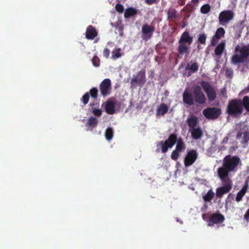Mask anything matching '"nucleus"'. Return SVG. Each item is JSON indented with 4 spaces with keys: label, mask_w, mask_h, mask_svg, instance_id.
<instances>
[{
    "label": "nucleus",
    "mask_w": 249,
    "mask_h": 249,
    "mask_svg": "<svg viewBox=\"0 0 249 249\" xmlns=\"http://www.w3.org/2000/svg\"><path fill=\"white\" fill-rule=\"evenodd\" d=\"M115 9L118 12L122 13L124 12V8L122 4L117 3L115 6Z\"/></svg>",
    "instance_id": "40"
},
{
    "label": "nucleus",
    "mask_w": 249,
    "mask_h": 249,
    "mask_svg": "<svg viewBox=\"0 0 249 249\" xmlns=\"http://www.w3.org/2000/svg\"><path fill=\"white\" fill-rule=\"evenodd\" d=\"M86 37L89 40H92L98 35V32L92 25H89L86 29Z\"/></svg>",
    "instance_id": "15"
},
{
    "label": "nucleus",
    "mask_w": 249,
    "mask_h": 249,
    "mask_svg": "<svg viewBox=\"0 0 249 249\" xmlns=\"http://www.w3.org/2000/svg\"><path fill=\"white\" fill-rule=\"evenodd\" d=\"M214 193L212 189H210L207 193L203 196V199L205 202H210L214 197Z\"/></svg>",
    "instance_id": "26"
},
{
    "label": "nucleus",
    "mask_w": 249,
    "mask_h": 249,
    "mask_svg": "<svg viewBox=\"0 0 249 249\" xmlns=\"http://www.w3.org/2000/svg\"><path fill=\"white\" fill-rule=\"evenodd\" d=\"M207 36L205 34H201L198 35L197 42L199 43L205 45L206 42Z\"/></svg>",
    "instance_id": "32"
},
{
    "label": "nucleus",
    "mask_w": 249,
    "mask_h": 249,
    "mask_svg": "<svg viewBox=\"0 0 249 249\" xmlns=\"http://www.w3.org/2000/svg\"><path fill=\"white\" fill-rule=\"evenodd\" d=\"M219 39H220V38H217L215 37V36L214 35L212 39H211V45L213 46H215L218 42V40Z\"/></svg>",
    "instance_id": "42"
},
{
    "label": "nucleus",
    "mask_w": 249,
    "mask_h": 249,
    "mask_svg": "<svg viewBox=\"0 0 249 249\" xmlns=\"http://www.w3.org/2000/svg\"><path fill=\"white\" fill-rule=\"evenodd\" d=\"M244 107L247 112H249V97L248 96H245L242 100L237 99L230 100L226 112L232 117L238 118L243 113Z\"/></svg>",
    "instance_id": "2"
},
{
    "label": "nucleus",
    "mask_w": 249,
    "mask_h": 249,
    "mask_svg": "<svg viewBox=\"0 0 249 249\" xmlns=\"http://www.w3.org/2000/svg\"><path fill=\"white\" fill-rule=\"evenodd\" d=\"M249 131H245L243 132V138L241 143L243 145V147H246L249 144Z\"/></svg>",
    "instance_id": "23"
},
{
    "label": "nucleus",
    "mask_w": 249,
    "mask_h": 249,
    "mask_svg": "<svg viewBox=\"0 0 249 249\" xmlns=\"http://www.w3.org/2000/svg\"><path fill=\"white\" fill-rule=\"evenodd\" d=\"M223 186L218 187L216 190V196L217 197L221 198L224 194L229 193L232 188V181L230 178L220 179Z\"/></svg>",
    "instance_id": "7"
},
{
    "label": "nucleus",
    "mask_w": 249,
    "mask_h": 249,
    "mask_svg": "<svg viewBox=\"0 0 249 249\" xmlns=\"http://www.w3.org/2000/svg\"><path fill=\"white\" fill-rule=\"evenodd\" d=\"M244 218L247 221H249V209L246 212Z\"/></svg>",
    "instance_id": "46"
},
{
    "label": "nucleus",
    "mask_w": 249,
    "mask_h": 249,
    "mask_svg": "<svg viewBox=\"0 0 249 249\" xmlns=\"http://www.w3.org/2000/svg\"><path fill=\"white\" fill-rule=\"evenodd\" d=\"M193 40V37L190 35L188 31L183 32L178 42V53L181 55L189 53V50L187 45H190L192 43Z\"/></svg>",
    "instance_id": "5"
},
{
    "label": "nucleus",
    "mask_w": 249,
    "mask_h": 249,
    "mask_svg": "<svg viewBox=\"0 0 249 249\" xmlns=\"http://www.w3.org/2000/svg\"><path fill=\"white\" fill-rule=\"evenodd\" d=\"M123 29H124V28L122 25H120V26H118L116 27V29L121 32V33L120 34V35L121 36H123V32L122 31L123 30Z\"/></svg>",
    "instance_id": "47"
},
{
    "label": "nucleus",
    "mask_w": 249,
    "mask_h": 249,
    "mask_svg": "<svg viewBox=\"0 0 249 249\" xmlns=\"http://www.w3.org/2000/svg\"><path fill=\"white\" fill-rule=\"evenodd\" d=\"M197 47L198 50L201 49L202 48V47H201V46L200 45H199V44L197 45Z\"/></svg>",
    "instance_id": "52"
},
{
    "label": "nucleus",
    "mask_w": 249,
    "mask_h": 249,
    "mask_svg": "<svg viewBox=\"0 0 249 249\" xmlns=\"http://www.w3.org/2000/svg\"><path fill=\"white\" fill-rule=\"evenodd\" d=\"M168 110V108L167 105L164 104H162L157 109V115H163L167 112Z\"/></svg>",
    "instance_id": "24"
},
{
    "label": "nucleus",
    "mask_w": 249,
    "mask_h": 249,
    "mask_svg": "<svg viewBox=\"0 0 249 249\" xmlns=\"http://www.w3.org/2000/svg\"><path fill=\"white\" fill-rule=\"evenodd\" d=\"M168 20L175 19L178 17L177 11L174 8H169L167 12Z\"/></svg>",
    "instance_id": "22"
},
{
    "label": "nucleus",
    "mask_w": 249,
    "mask_h": 249,
    "mask_svg": "<svg viewBox=\"0 0 249 249\" xmlns=\"http://www.w3.org/2000/svg\"><path fill=\"white\" fill-rule=\"evenodd\" d=\"M89 93L86 92L82 97L81 101H82L84 105H87L89 101Z\"/></svg>",
    "instance_id": "38"
},
{
    "label": "nucleus",
    "mask_w": 249,
    "mask_h": 249,
    "mask_svg": "<svg viewBox=\"0 0 249 249\" xmlns=\"http://www.w3.org/2000/svg\"><path fill=\"white\" fill-rule=\"evenodd\" d=\"M140 83V79L138 77H133L131 80V86L133 88H135Z\"/></svg>",
    "instance_id": "34"
},
{
    "label": "nucleus",
    "mask_w": 249,
    "mask_h": 249,
    "mask_svg": "<svg viewBox=\"0 0 249 249\" xmlns=\"http://www.w3.org/2000/svg\"><path fill=\"white\" fill-rule=\"evenodd\" d=\"M186 70H190L192 72H196L198 70V65L197 62L193 63L191 65L187 64L185 68Z\"/></svg>",
    "instance_id": "28"
},
{
    "label": "nucleus",
    "mask_w": 249,
    "mask_h": 249,
    "mask_svg": "<svg viewBox=\"0 0 249 249\" xmlns=\"http://www.w3.org/2000/svg\"><path fill=\"white\" fill-rule=\"evenodd\" d=\"M189 131L191 133V136L193 140L199 139L203 135L202 130L200 126L189 129Z\"/></svg>",
    "instance_id": "16"
},
{
    "label": "nucleus",
    "mask_w": 249,
    "mask_h": 249,
    "mask_svg": "<svg viewBox=\"0 0 249 249\" xmlns=\"http://www.w3.org/2000/svg\"><path fill=\"white\" fill-rule=\"evenodd\" d=\"M221 114V110L218 107H207L203 110V115L209 120L217 119Z\"/></svg>",
    "instance_id": "10"
},
{
    "label": "nucleus",
    "mask_w": 249,
    "mask_h": 249,
    "mask_svg": "<svg viewBox=\"0 0 249 249\" xmlns=\"http://www.w3.org/2000/svg\"><path fill=\"white\" fill-rule=\"evenodd\" d=\"M92 63L95 67H98L100 66V60L97 55H94L92 59Z\"/></svg>",
    "instance_id": "37"
},
{
    "label": "nucleus",
    "mask_w": 249,
    "mask_h": 249,
    "mask_svg": "<svg viewBox=\"0 0 249 249\" xmlns=\"http://www.w3.org/2000/svg\"><path fill=\"white\" fill-rule=\"evenodd\" d=\"M198 157L196 150L192 149L188 151L185 157L184 163L185 167H189L193 164Z\"/></svg>",
    "instance_id": "14"
},
{
    "label": "nucleus",
    "mask_w": 249,
    "mask_h": 249,
    "mask_svg": "<svg viewBox=\"0 0 249 249\" xmlns=\"http://www.w3.org/2000/svg\"><path fill=\"white\" fill-rule=\"evenodd\" d=\"M220 94L221 95H222L223 97L227 98V93H226V89L225 88H223L220 90Z\"/></svg>",
    "instance_id": "44"
},
{
    "label": "nucleus",
    "mask_w": 249,
    "mask_h": 249,
    "mask_svg": "<svg viewBox=\"0 0 249 249\" xmlns=\"http://www.w3.org/2000/svg\"><path fill=\"white\" fill-rule=\"evenodd\" d=\"M155 30V27L154 25L144 24L142 29V39L145 41L150 39Z\"/></svg>",
    "instance_id": "11"
},
{
    "label": "nucleus",
    "mask_w": 249,
    "mask_h": 249,
    "mask_svg": "<svg viewBox=\"0 0 249 249\" xmlns=\"http://www.w3.org/2000/svg\"><path fill=\"white\" fill-rule=\"evenodd\" d=\"M200 85L204 91L206 93L208 100L210 102H213L216 98V91L209 82L205 81H202L200 82Z\"/></svg>",
    "instance_id": "8"
},
{
    "label": "nucleus",
    "mask_w": 249,
    "mask_h": 249,
    "mask_svg": "<svg viewBox=\"0 0 249 249\" xmlns=\"http://www.w3.org/2000/svg\"><path fill=\"white\" fill-rule=\"evenodd\" d=\"M199 0H192V2L193 4H196L198 2Z\"/></svg>",
    "instance_id": "51"
},
{
    "label": "nucleus",
    "mask_w": 249,
    "mask_h": 249,
    "mask_svg": "<svg viewBox=\"0 0 249 249\" xmlns=\"http://www.w3.org/2000/svg\"><path fill=\"white\" fill-rule=\"evenodd\" d=\"M98 120L94 117H90L87 120V126L92 127V128H95L97 126Z\"/></svg>",
    "instance_id": "25"
},
{
    "label": "nucleus",
    "mask_w": 249,
    "mask_h": 249,
    "mask_svg": "<svg viewBox=\"0 0 249 249\" xmlns=\"http://www.w3.org/2000/svg\"><path fill=\"white\" fill-rule=\"evenodd\" d=\"M115 105L114 101L108 100L105 104V110L108 114H113L115 113Z\"/></svg>",
    "instance_id": "18"
},
{
    "label": "nucleus",
    "mask_w": 249,
    "mask_h": 249,
    "mask_svg": "<svg viewBox=\"0 0 249 249\" xmlns=\"http://www.w3.org/2000/svg\"><path fill=\"white\" fill-rule=\"evenodd\" d=\"M112 58L113 59H116L120 58L122 54L121 53V49L118 48L115 51L112 52Z\"/></svg>",
    "instance_id": "35"
},
{
    "label": "nucleus",
    "mask_w": 249,
    "mask_h": 249,
    "mask_svg": "<svg viewBox=\"0 0 249 249\" xmlns=\"http://www.w3.org/2000/svg\"><path fill=\"white\" fill-rule=\"evenodd\" d=\"M225 75L229 78H232L233 75V71L231 69H227L225 71Z\"/></svg>",
    "instance_id": "41"
},
{
    "label": "nucleus",
    "mask_w": 249,
    "mask_h": 249,
    "mask_svg": "<svg viewBox=\"0 0 249 249\" xmlns=\"http://www.w3.org/2000/svg\"><path fill=\"white\" fill-rule=\"evenodd\" d=\"M177 145L176 150L179 152H183L186 149V145L181 138H178L177 136Z\"/></svg>",
    "instance_id": "20"
},
{
    "label": "nucleus",
    "mask_w": 249,
    "mask_h": 249,
    "mask_svg": "<svg viewBox=\"0 0 249 249\" xmlns=\"http://www.w3.org/2000/svg\"><path fill=\"white\" fill-rule=\"evenodd\" d=\"M240 162V159L237 156H226L223 159L222 167L217 170V175L220 179L229 178V174L235 171Z\"/></svg>",
    "instance_id": "1"
},
{
    "label": "nucleus",
    "mask_w": 249,
    "mask_h": 249,
    "mask_svg": "<svg viewBox=\"0 0 249 249\" xmlns=\"http://www.w3.org/2000/svg\"><path fill=\"white\" fill-rule=\"evenodd\" d=\"M242 135H243V133L240 132H238V133L237 134V135H236L237 139H239L240 138H241L242 136Z\"/></svg>",
    "instance_id": "50"
},
{
    "label": "nucleus",
    "mask_w": 249,
    "mask_h": 249,
    "mask_svg": "<svg viewBox=\"0 0 249 249\" xmlns=\"http://www.w3.org/2000/svg\"><path fill=\"white\" fill-rule=\"evenodd\" d=\"M225 34V31L223 28L220 27L218 28L214 34L215 37L217 38H221Z\"/></svg>",
    "instance_id": "30"
},
{
    "label": "nucleus",
    "mask_w": 249,
    "mask_h": 249,
    "mask_svg": "<svg viewBox=\"0 0 249 249\" xmlns=\"http://www.w3.org/2000/svg\"><path fill=\"white\" fill-rule=\"evenodd\" d=\"M225 219L224 216L220 212L213 213L207 221L208 225L209 226H213L214 224H220L224 221Z\"/></svg>",
    "instance_id": "12"
},
{
    "label": "nucleus",
    "mask_w": 249,
    "mask_h": 249,
    "mask_svg": "<svg viewBox=\"0 0 249 249\" xmlns=\"http://www.w3.org/2000/svg\"><path fill=\"white\" fill-rule=\"evenodd\" d=\"M179 152L177 151L176 149L174 150L171 155V158L175 161H176L179 157Z\"/></svg>",
    "instance_id": "36"
},
{
    "label": "nucleus",
    "mask_w": 249,
    "mask_h": 249,
    "mask_svg": "<svg viewBox=\"0 0 249 249\" xmlns=\"http://www.w3.org/2000/svg\"><path fill=\"white\" fill-rule=\"evenodd\" d=\"M137 13V11L135 8H127L124 13V17L125 18H128L132 17Z\"/></svg>",
    "instance_id": "27"
},
{
    "label": "nucleus",
    "mask_w": 249,
    "mask_h": 249,
    "mask_svg": "<svg viewBox=\"0 0 249 249\" xmlns=\"http://www.w3.org/2000/svg\"><path fill=\"white\" fill-rule=\"evenodd\" d=\"M88 92L89 93V96H90L91 98L93 99L97 98L98 90L96 88H92Z\"/></svg>",
    "instance_id": "31"
},
{
    "label": "nucleus",
    "mask_w": 249,
    "mask_h": 249,
    "mask_svg": "<svg viewBox=\"0 0 249 249\" xmlns=\"http://www.w3.org/2000/svg\"><path fill=\"white\" fill-rule=\"evenodd\" d=\"M186 123L189 127V129H191L198 127L199 124L198 120L196 116L192 115L188 117L186 120Z\"/></svg>",
    "instance_id": "17"
},
{
    "label": "nucleus",
    "mask_w": 249,
    "mask_h": 249,
    "mask_svg": "<svg viewBox=\"0 0 249 249\" xmlns=\"http://www.w3.org/2000/svg\"><path fill=\"white\" fill-rule=\"evenodd\" d=\"M182 99L184 104L189 106H192L195 103L202 105L207 101V98L199 85L194 87L193 93L186 89L182 94Z\"/></svg>",
    "instance_id": "3"
},
{
    "label": "nucleus",
    "mask_w": 249,
    "mask_h": 249,
    "mask_svg": "<svg viewBox=\"0 0 249 249\" xmlns=\"http://www.w3.org/2000/svg\"><path fill=\"white\" fill-rule=\"evenodd\" d=\"M110 54V50L108 48H105L103 51V55L104 56L107 58Z\"/></svg>",
    "instance_id": "43"
},
{
    "label": "nucleus",
    "mask_w": 249,
    "mask_h": 249,
    "mask_svg": "<svg viewBox=\"0 0 249 249\" xmlns=\"http://www.w3.org/2000/svg\"><path fill=\"white\" fill-rule=\"evenodd\" d=\"M145 2L148 5H152L157 3V0H145Z\"/></svg>",
    "instance_id": "45"
},
{
    "label": "nucleus",
    "mask_w": 249,
    "mask_h": 249,
    "mask_svg": "<svg viewBox=\"0 0 249 249\" xmlns=\"http://www.w3.org/2000/svg\"><path fill=\"white\" fill-rule=\"evenodd\" d=\"M142 71H141V75H142ZM141 85L142 84H143V82H142V76H141Z\"/></svg>",
    "instance_id": "53"
},
{
    "label": "nucleus",
    "mask_w": 249,
    "mask_h": 249,
    "mask_svg": "<svg viewBox=\"0 0 249 249\" xmlns=\"http://www.w3.org/2000/svg\"><path fill=\"white\" fill-rule=\"evenodd\" d=\"M100 90L102 95L106 97L111 93V83L108 78L105 79L100 84Z\"/></svg>",
    "instance_id": "13"
},
{
    "label": "nucleus",
    "mask_w": 249,
    "mask_h": 249,
    "mask_svg": "<svg viewBox=\"0 0 249 249\" xmlns=\"http://www.w3.org/2000/svg\"><path fill=\"white\" fill-rule=\"evenodd\" d=\"M248 186V182L247 181L244 185L241 190L239 192H238L237 194V196L235 198V200L237 202H239L242 200L243 197L247 192Z\"/></svg>",
    "instance_id": "19"
},
{
    "label": "nucleus",
    "mask_w": 249,
    "mask_h": 249,
    "mask_svg": "<svg viewBox=\"0 0 249 249\" xmlns=\"http://www.w3.org/2000/svg\"><path fill=\"white\" fill-rule=\"evenodd\" d=\"M178 2L179 5L183 6L185 3V0H178Z\"/></svg>",
    "instance_id": "49"
},
{
    "label": "nucleus",
    "mask_w": 249,
    "mask_h": 249,
    "mask_svg": "<svg viewBox=\"0 0 249 249\" xmlns=\"http://www.w3.org/2000/svg\"><path fill=\"white\" fill-rule=\"evenodd\" d=\"M93 104H91L90 105V106H93Z\"/></svg>",
    "instance_id": "55"
},
{
    "label": "nucleus",
    "mask_w": 249,
    "mask_h": 249,
    "mask_svg": "<svg viewBox=\"0 0 249 249\" xmlns=\"http://www.w3.org/2000/svg\"><path fill=\"white\" fill-rule=\"evenodd\" d=\"M211 10V6L209 4L203 5L200 8V12L202 14H206L208 13Z\"/></svg>",
    "instance_id": "33"
},
{
    "label": "nucleus",
    "mask_w": 249,
    "mask_h": 249,
    "mask_svg": "<svg viewBox=\"0 0 249 249\" xmlns=\"http://www.w3.org/2000/svg\"><path fill=\"white\" fill-rule=\"evenodd\" d=\"M234 13L231 10L221 12L218 17L219 23L222 26H226L233 18Z\"/></svg>",
    "instance_id": "9"
},
{
    "label": "nucleus",
    "mask_w": 249,
    "mask_h": 249,
    "mask_svg": "<svg viewBox=\"0 0 249 249\" xmlns=\"http://www.w3.org/2000/svg\"><path fill=\"white\" fill-rule=\"evenodd\" d=\"M113 130L111 127L107 128L105 132L106 139L108 141L111 140L113 136Z\"/></svg>",
    "instance_id": "29"
},
{
    "label": "nucleus",
    "mask_w": 249,
    "mask_h": 249,
    "mask_svg": "<svg viewBox=\"0 0 249 249\" xmlns=\"http://www.w3.org/2000/svg\"><path fill=\"white\" fill-rule=\"evenodd\" d=\"M225 41L223 40L216 46L214 50V53L216 56H220L222 54L225 50Z\"/></svg>",
    "instance_id": "21"
},
{
    "label": "nucleus",
    "mask_w": 249,
    "mask_h": 249,
    "mask_svg": "<svg viewBox=\"0 0 249 249\" xmlns=\"http://www.w3.org/2000/svg\"><path fill=\"white\" fill-rule=\"evenodd\" d=\"M93 114L96 117H100L102 114V110L99 108L94 107L92 108Z\"/></svg>",
    "instance_id": "39"
},
{
    "label": "nucleus",
    "mask_w": 249,
    "mask_h": 249,
    "mask_svg": "<svg viewBox=\"0 0 249 249\" xmlns=\"http://www.w3.org/2000/svg\"><path fill=\"white\" fill-rule=\"evenodd\" d=\"M177 134L173 133L170 135L165 141H161L157 145L158 148H160L161 153L167 152L169 148H171L176 143Z\"/></svg>",
    "instance_id": "6"
},
{
    "label": "nucleus",
    "mask_w": 249,
    "mask_h": 249,
    "mask_svg": "<svg viewBox=\"0 0 249 249\" xmlns=\"http://www.w3.org/2000/svg\"><path fill=\"white\" fill-rule=\"evenodd\" d=\"M229 137H225L223 140H222V144H226V143H227L228 141H229Z\"/></svg>",
    "instance_id": "48"
},
{
    "label": "nucleus",
    "mask_w": 249,
    "mask_h": 249,
    "mask_svg": "<svg viewBox=\"0 0 249 249\" xmlns=\"http://www.w3.org/2000/svg\"><path fill=\"white\" fill-rule=\"evenodd\" d=\"M186 24H183L182 25V28H184L185 26H186Z\"/></svg>",
    "instance_id": "54"
},
{
    "label": "nucleus",
    "mask_w": 249,
    "mask_h": 249,
    "mask_svg": "<svg viewBox=\"0 0 249 249\" xmlns=\"http://www.w3.org/2000/svg\"><path fill=\"white\" fill-rule=\"evenodd\" d=\"M239 52L240 54H233L231 58V63L236 65L244 62L249 56V45L243 46L240 48L237 45L235 48V53Z\"/></svg>",
    "instance_id": "4"
}]
</instances>
